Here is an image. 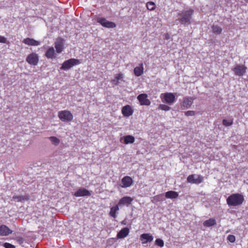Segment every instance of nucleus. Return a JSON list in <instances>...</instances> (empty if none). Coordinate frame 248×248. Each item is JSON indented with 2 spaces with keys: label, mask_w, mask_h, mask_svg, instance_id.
<instances>
[{
  "label": "nucleus",
  "mask_w": 248,
  "mask_h": 248,
  "mask_svg": "<svg viewBox=\"0 0 248 248\" xmlns=\"http://www.w3.org/2000/svg\"><path fill=\"white\" fill-rule=\"evenodd\" d=\"M7 39L5 37L2 36H0V43H6Z\"/></svg>",
  "instance_id": "nucleus-38"
},
{
  "label": "nucleus",
  "mask_w": 248,
  "mask_h": 248,
  "mask_svg": "<svg viewBox=\"0 0 248 248\" xmlns=\"http://www.w3.org/2000/svg\"><path fill=\"white\" fill-rule=\"evenodd\" d=\"M129 233V229L127 227L124 228L117 233V237L118 239L124 238L126 237Z\"/></svg>",
  "instance_id": "nucleus-20"
},
{
  "label": "nucleus",
  "mask_w": 248,
  "mask_h": 248,
  "mask_svg": "<svg viewBox=\"0 0 248 248\" xmlns=\"http://www.w3.org/2000/svg\"><path fill=\"white\" fill-rule=\"evenodd\" d=\"M227 239L231 243H233L235 241V237L233 235L230 234L227 237Z\"/></svg>",
  "instance_id": "nucleus-35"
},
{
  "label": "nucleus",
  "mask_w": 248,
  "mask_h": 248,
  "mask_svg": "<svg viewBox=\"0 0 248 248\" xmlns=\"http://www.w3.org/2000/svg\"><path fill=\"white\" fill-rule=\"evenodd\" d=\"M155 244L161 248L163 247L164 245V243L163 240L160 238H157L155 241Z\"/></svg>",
  "instance_id": "nucleus-34"
},
{
  "label": "nucleus",
  "mask_w": 248,
  "mask_h": 248,
  "mask_svg": "<svg viewBox=\"0 0 248 248\" xmlns=\"http://www.w3.org/2000/svg\"><path fill=\"white\" fill-rule=\"evenodd\" d=\"M233 120H226L223 119L222 121V124L225 126H229L232 124Z\"/></svg>",
  "instance_id": "nucleus-32"
},
{
  "label": "nucleus",
  "mask_w": 248,
  "mask_h": 248,
  "mask_svg": "<svg viewBox=\"0 0 248 248\" xmlns=\"http://www.w3.org/2000/svg\"><path fill=\"white\" fill-rule=\"evenodd\" d=\"M158 108L164 111H168L170 110V108L165 104H160L158 106Z\"/></svg>",
  "instance_id": "nucleus-33"
},
{
  "label": "nucleus",
  "mask_w": 248,
  "mask_h": 248,
  "mask_svg": "<svg viewBox=\"0 0 248 248\" xmlns=\"http://www.w3.org/2000/svg\"><path fill=\"white\" fill-rule=\"evenodd\" d=\"M23 43L29 46H37L40 45V42L34 39L31 38H26L23 40Z\"/></svg>",
  "instance_id": "nucleus-19"
},
{
  "label": "nucleus",
  "mask_w": 248,
  "mask_h": 248,
  "mask_svg": "<svg viewBox=\"0 0 248 248\" xmlns=\"http://www.w3.org/2000/svg\"><path fill=\"white\" fill-rule=\"evenodd\" d=\"M212 30L213 33L216 34H219L222 32V29L218 25H213L212 26Z\"/></svg>",
  "instance_id": "nucleus-29"
},
{
  "label": "nucleus",
  "mask_w": 248,
  "mask_h": 248,
  "mask_svg": "<svg viewBox=\"0 0 248 248\" xmlns=\"http://www.w3.org/2000/svg\"><path fill=\"white\" fill-rule=\"evenodd\" d=\"M51 142L55 146H57L60 142V140L56 137L52 136L49 138Z\"/></svg>",
  "instance_id": "nucleus-31"
},
{
  "label": "nucleus",
  "mask_w": 248,
  "mask_h": 248,
  "mask_svg": "<svg viewBox=\"0 0 248 248\" xmlns=\"http://www.w3.org/2000/svg\"><path fill=\"white\" fill-rule=\"evenodd\" d=\"M216 224V220L214 218H209L204 221L203 225L204 227H211L215 225Z\"/></svg>",
  "instance_id": "nucleus-26"
},
{
  "label": "nucleus",
  "mask_w": 248,
  "mask_h": 248,
  "mask_svg": "<svg viewBox=\"0 0 248 248\" xmlns=\"http://www.w3.org/2000/svg\"><path fill=\"white\" fill-rule=\"evenodd\" d=\"M81 62L79 60L71 58L63 62L61 67V69L67 70L70 69L73 66L78 65Z\"/></svg>",
  "instance_id": "nucleus-4"
},
{
  "label": "nucleus",
  "mask_w": 248,
  "mask_h": 248,
  "mask_svg": "<svg viewBox=\"0 0 248 248\" xmlns=\"http://www.w3.org/2000/svg\"><path fill=\"white\" fill-rule=\"evenodd\" d=\"M123 78V74L122 73H119L115 76L114 79L112 80V82L115 84L117 85L119 83V80H122Z\"/></svg>",
  "instance_id": "nucleus-28"
},
{
  "label": "nucleus",
  "mask_w": 248,
  "mask_h": 248,
  "mask_svg": "<svg viewBox=\"0 0 248 248\" xmlns=\"http://www.w3.org/2000/svg\"><path fill=\"white\" fill-rule=\"evenodd\" d=\"M195 98L192 97H185L183 98V101L181 103V106L185 108H189L193 103Z\"/></svg>",
  "instance_id": "nucleus-12"
},
{
  "label": "nucleus",
  "mask_w": 248,
  "mask_h": 248,
  "mask_svg": "<svg viewBox=\"0 0 248 248\" xmlns=\"http://www.w3.org/2000/svg\"><path fill=\"white\" fill-rule=\"evenodd\" d=\"M3 246L5 248H16V247L14 245L7 242L3 244Z\"/></svg>",
  "instance_id": "nucleus-37"
},
{
  "label": "nucleus",
  "mask_w": 248,
  "mask_h": 248,
  "mask_svg": "<svg viewBox=\"0 0 248 248\" xmlns=\"http://www.w3.org/2000/svg\"><path fill=\"white\" fill-rule=\"evenodd\" d=\"M14 201L17 202H23L28 201L30 199V196L28 195H15L13 197Z\"/></svg>",
  "instance_id": "nucleus-23"
},
{
  "label": "nucleus",
  "mask_w": 248,
  "mask_h": 248,
  "mask_svg": "<svg viewBox=\"0 0 248 248\" xmlns=\"http://www.w3.org/2000/svg\"><path fill=\"white\" fill-rule=\"evenodd\" d=\"M244 201L242 194L234 193L230 195L226 199V202L229 206H237L240 205Z\"/></svg>",
  "instance_id": "nucleus-2"
},
{
  "label": "nucleus",
  "mask_w": 248,
  "mask_h": 248,
  "mask_svg": "<svg viewBox=\"0 0 248 248\" xmlns=\"http://www.w3.org/2000/svg\"><path fill=\"white\" fill-rule=\"evenodd\" d=\"M153 236L149 233H143L140 235V239L142 244H145L148 242H151L153 240Z\"/></svg>",
  "instance_id": "nucleus-15"
},
{
  "label": "nucleus",
  "mask_w": 248,
  "mask_h": 248,
  "mask_svg": "<svg viewBox=\"0 0 248 248\" xmlns=\"http://www.w3.org/2000/svg\"><path fill=\"white\" fill-rule=\"evenodd\" d=\"M165 38L166 39H169V35L168 33H166L165 34Z\"/></svg>",
  "instance_id": "nucleus-39"
},
{
  "label": "nucleus",
  "mask_w": 248,
  "mask_h": 248,
  "mask_svg": "<svg viewBox=\"0 0 248 248\" xmlns=\"http://www.w3.org/2000/svg\"><path fill=\"white\" fill-rule=\"evenodd\" d=\"M76 197L89 196L91 195L90 192L84 188L78 189L74 194Z\"/></svg>",
  "instance_id": "nucleus-14"
},
{
  "label": "nucleus",
  "mask_w": 248,
  "mask_h": 248,
  "mask_svg": "<svg viewBox=\"0 0 248 248\" xmlns=\"http://www.w3.org/2000/svg\"><path fill=\"white\" fill-rule=\"evenodd\" d=\"M58 116L63 122H70L73 119L72 113L67 110L59 111L58 113Z\"/></svg>",
  "instance_id": "nucleus-3"
},
{
  "label": "nucleus",
  "mask_w": 248,
  "mask_h": 248,
  "mask_svg": "<svg viewBox=\"0 0 248 248\" xmlns=\"http://www.w3.org/2000/svg\"><path fill=\"white\" fill-rule=\"evenodd\" d=\"M96 20L103 27L107 28H114L116 26L115 23L108 21L104 17H97Z\"/></svg>",
  "instance_id": "nucleus-6"
},
{
  "label": "nucleus",
  "mask_w": 248,
  "mask_h": 248,
  "mask_svg": "<svg viewBox=\"0 0 248 248\" xmlns=\"http://www.w3.org/2000/svg\"><path fill=\"white\" fill-rule=\"evenodd\" d=\"M13 231L7 226L1 225L0 226V236H5L12 233Z\"/></svg>",
  "instance_id": "nucleus-17"
},
{
  "label": "nucleus",
  "mask_w": 248,
  "mask_h": 248,
  "mask_svg": "<svg viewBox=\"0 0 248 248\" xmlns=\"http://www.w3.org/2000/svg\"><path fill=\"white\" fill-rule=\"evenodd\" d=\"M133 112L132 107L129 105L123 107L122 108V113L124 117H129L133 114Z\"/></svg>",
  "instance_id": "nucleus-13"
},
{
  "label": "nucleus",
  "mask_w": 248,
  "mask_h": 248,
  "mask_svg": "<svg viewBox=\"0 0 248 248\" xmlns=\"http://www.w3.org/2000/svg\"><path fill=\"white\" fill-rule=\"evenodd\" d=\"M203 181V177L200 175L191 174L187 178V182L191 184H199Z\"/></svg>",
  "instance_id": "nucleus-7"
},
{
  "label": "nucleus",
  "mask_w": 248,
  "mask_h": 248,
  "mask_svg": "<svg viewBox=\"0 0 248 248\" xmlns=\"http://www.w3.org/2000/svg\"><path fill=\"white\" fill-rule=\"evenodd\" d=\"M144 67L142 63L139 64L138 66H136L134 69V74L136 77H140L143 73Z\"/></svg>",
  "instance_id": "nucleus-21"
},
{
  "label": "nucleus",
  "mask_w": 248,
  "mask_h": 248,
  "mask_svg": "<svg viewBox=\"0 0 248 248\" xmlns=\"http://www.w3.org/2000/svg\"><path fill=\"white\" fill-rule=\"evenodd\" d=\"M137 99L140 105L149 106L151 104V101L148 99V95L146 93H141L139 94Z\"/></svg>",
  "instance_id": "nucleus-10"
},
{
  "label": "nucleus",
  "mask_w": 248,
  "mask_h": 248,
  "mask_svg": "<svg viewBox=\"0 0 248 248\" xmlns=\"http://www.w3.org/2000/svg\"><path fill=\"white\" fill-rule=\"evenodd\" d=\"M178 196V192L174 191H169L165 193V197L168 199H176Z\"/></svg>",
  "instance_id": "nucleus-24"
},
{
  "label": "nucleus",
  "mask_w": 248,
  "mask_h": 248,
  "mask_svg": "<svg viewBox=\"0 0 248 248\" xmlns=\"http://www.w3.org/2000/svg\"><path fill=\"white\" fill-rule=\"evenodd\" d=\"M119 205L116 204L115 206L110 208V212L109 213V215L110 216L113 218L116 217V213L119 211Z\"/></svg>",
  "instance_id": "nucleus-25"
},
{
  "label": "nucleus",
  "mask_w": 248,
  "mask_h": 248,
  "mask_svg": "<svg viewBox=\"0 0 248 248\" xmlns=\"http://www.w3.org/2000/svg\"><path fill=\"white\" fill-rule=\"evenodd\" d=\"M133 199L130 197L128 196H124L119 201L118 205L121 206L122 205H125L126 206H128L130 205L132 202L133 201Z\"/></svg>",
  "instance_id": "nucleus-16"
},
{
  "label": "nucleus",
  "mask_w": 248,
  "mask_h": 248,
  "mask_svg": "<svg viewBox=\"0 0 248 248\" xmlns=\"http://www.w3.org/2000/svg\"><path fill=\"white\" fill-rule=\"evenodd\" d=\"M194 13V11L192 9L183 11L178 14V20L182 24L189 25L191 23Z\"/></svg>",
  "instance_id": "nucleus-1"
},
{
  "label": "nucleus",
  "mask_w": 248,
  "mask_h": 248,
  "mask_svg": "<svg viewBox=\"0 0 248 248\" xmlns=\"http://www.w3.org/2000/svg\"><path fill=\"white\" fill-rule=\"evenodd\" d=\"M121 223H122V224H123V225H125V224H126V223L125 222V221H124V220L123 221L121 222Z\"/></svg>",
  "instance_id": "nucleus-40"
},
{
  "label": "nucleus",
  "mask_w": 248,
  "mask_h": 248,
  "mask_svg": "<svg viewBox=\"0 0 248 248\" xmlns=\"http://www.w3.org/2000/svg\"><path fill=\"white\" fill-rule=\"evenodd\" d=\"M124 140L125 144L133 143L135 141V138L133 136L127 135L124 137Z\"/></svg>",
  "instance_id": "nucleus-27"
},
{
  "label": "nucleus",
  "mask_w": 248,
  "mask_h": 248,
  "mask_svg": "<svg viewBox=\"0 0 248 248\" xmlns=\"http://www.w3.org/2000/svg\"><path fill=\"white\" fill-rule=\"evenodd\" d=\"M55 47L58 53H61L64 48V40H57L55 43Z\"/></svg>",
  "instance_id": "nucleus-18"
},
{
  "label": "nucleus",
  "mask_w": 248,
  "mask_h": 248,
  "mask_svg": "<svg viewBox=\"0 0 248 248\" xmlns=\"http://www.w3.org/2000/svg\"><path fill=\"white\" fill-rule=\"evenodd\" d=\"M247 69L244 65L237 64L233 69V71L235 75L241 77L246 73Z\"/></svg>",
  "instance_id": "nucleus-9"
},
{
  "label": "nucleus",
  "mask_w": 248,
  "mask_h": 248,
  "mask_svg": "<svg viewBox=\"0 0 248 248\" xmlns=\"http://www.w3.org/2000/svg\"><path fill=\"white\" fill-rule=\"evenodd\" d=\"M160 97L163 102H166L169 104H173L176 100L174 94L172 93H162Z\"/></svg>",
  "instance_id": "nucleus-5"
},
{
  "label": "nucleus",
  "mask_w": 248,
  "mask_h": 248,
  "mask_svg": "<svg viewBox=\"0 0 248 248\" xmlns=\"http://www.w3.org/2000/svg\"><path fill=\"white\" fill-rule=\"evenodd\" d=\"M147 9L149 11H153L155 9L156 5L153 1H148L146 3Z\"/></svg>",
  "instance_id": "nucleus-30"
},
{
  "label": "nucleus",
  "mask_w": 248,
  "mask_h": 248,
  "mask_svg": "<svg viewBox=\"0 0 248 248\" xmlns=\"http://www.w3.org/2000/svg\"><path fill=\"white\" fill-rule=\"evenodd\" d=\"M133 183L132 178L128 176L124 177L121 180L120 186L123 188L130 187Z\"/></svg>",
  "instance_id": "nucleus-11"
},
{
  "label": "nucleus",
  "mask_w": 248,
  "mask_h": 248,
  "mask_svg": "<svg viewBox=\"0 0 248 248\" xmlns=\"http://www.w3.org/2000/svg\"><path fill=\"white\" fill-rule=\"evenodd\" d=\"M185 114L186 116H192L195 115V112L193 110H188L185 112Z\"/></svg>",
  "instance_id": "nucleus-36"
},
{
  "label": "nucleus",
  "mask_w": 248,
  "mask_h": 248,
  "mask_svg": "<svg viewBox=\"0 0 248 248\" xmlns=\"http://www.w3.org/2000/svg\"><path fill=\"white\" fill-rule=\"evenodd\" d=\"M26 62L31 65H37L39 62L38 54L35 53L30 54L26 58Z\"/></svg>",
  "instance_id": "nucleus-8"
},
{
  "label": "nucleus",
  "mask_w": 248,
  "mask_h": 248,
  "mask_svg": "<svg viewBox=\"0 0 248 248\" xmlns=\"http://www.w3.org/2000/svg\"><path fill=\"white\" fill-rule=\"evenodd\" d=\"M45 56L47 59H54L56 58V54L54 47H49L46 52Z\"/></svg>",
  "instance_id": "nucleus-22"
}]
</instances>
